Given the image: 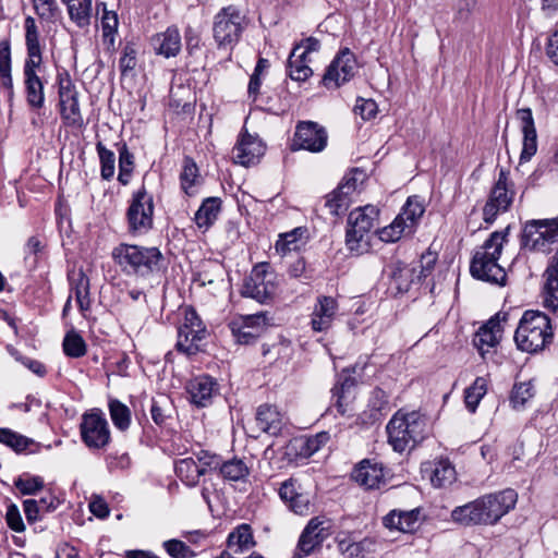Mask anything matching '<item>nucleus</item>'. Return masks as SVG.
<instances>
[{
	"label": "nucleus",
	"instance_id": "1",
	"mask_svg": "<svg viewBox=\"0 0 558 558\" xmlns=\"http://www.w3.org/2000/svg\"><path fill=\"white\" fill-rule=\"evenodd\" d=\"M518 494L513 489H505L486 494L463 506L456 507L451 512L454 522L465 526L494 525L517 504Z\"/></svg>",
	"mask_w": 558,
	"mask_h": 558
},
{
	"label": "nucleus",
	"instance_id": "2",
	"mask_svg": "<svg viewBox=\"0 0 558 558\" xmlns=\"http://www.w3.org/2000/svg\"><path fill=\"white\" fill-rule=\"evenodd\" d=\"M111 257L125 276L147 279L166 268V258L156 246L120 243Z\"/></svg>",
	"mask_w": 558,
	"mask_h": 558
},
{
	"label": "nucleus",
	"instance_id": "3",
	"mask_svg": "<svg viewBox=\"0 0 558 558\" xmlns=\"http://www.w3.org/2000/svg\"><path fill=\"white\" fill-rule=\"evenodd\" d=\"M509 231L510 226L502 231H494L484 244L475 251L470 265V272L475 279L500 286L505 284L507 275L498 260Z\"/></svg>",
	"mask_w": 558,
	"mask_h": 558
},
{
	"label": "nucleus",
	"instance_id": "4",
	"mask_svg": "<svg viewBox=\"0 0 558 558\" xmlns=\"http://www.w3.org/2000/svg\"><path fill=\"white\" fill-rule=\"evenodd\" d=\"M388 441L395 451L412 450L428 435V420L420 412L398 411L387 424Z\"/></svg>",
	"mask_w": 558,
	"mask_h": 558
},
{
	"label": "nucleus",
	"instance_id": "5",
	"mask_svg": "<svg viewBox=\"0 0 558 558\" xmlns=\"http://www.w3.org/2000/svg\"><path fill=\"white\" fill-rule=\"evenodd\" d=\"M554 338L549 317L539 311H525L514 332V342L519 350L537 353L546 348Z\"/></svg>",
	"mask_w": 558,
	"mask_h": 558
},
{
	"label": "nucleus",
	"instance_id": "6",
	"mask_svg": "<svg viewBox=\"0 0 558 558\" xmlns=\"http://www.w3.org/2000/svg\"><path fill=\"white\" fill-rule=\"evenodd\" d=\"M558 242V216L548 219H530L522 222L520 245L531 252L548 253Z\"/></svg>",
	"mask_w": 558,
	"mask_h": 558
},
{
	"label": "nucleus",
	"instance_id": "7",
	"mask_svg": "<svg viewBox=\"0 0 558 558\" xmlns=\"http://www.w3.org/2000/svg\"><path fill=\"white\" fill-rule=\"evenodd\" d=\"M276 279V274L270 270L269 264H257L244 278L240 294L243 298L253 299L259 304H271L277 292Z\"/></svg>",
	"mask_w": 558,
	"mask_h": 558
},
{
	"label": "nucleus",
	"instance_id": "8",
	"mask_svg": "<svg viewBox=\"0 0 558 558\" xmlns=\"http://www.w3.org/2000/svg\"><path fill=\"white\" fill-rule=\"evenodd\" d=\"M245 16L235 5L222 8L214 19L213 34L218 48H233L244 29Z\"/></svg>",
	"mask_w": 558,
	"mask_h": 558
},
{
	"label": "nucleus",
	"instance_id": "9",
	"mask_svg": "<svg viewBox=\"0 0 558 558\" xmlns=\"http://www.w3.org/2000/svg\"><path fill=\"white\" fill-rule=\"evenodd\" d=\"M208 336L206 326L193 307L184 311V320L178 328L175 349L187 356L203 351L202 341Z\"/></svg>",
	"mask_w": 558,
	"mask_h": 558
},
{
	"label": "nucleus",
	"instance_id": "10",
	"mask_svg": "<svg viewBox=\"0 0 558 558\" xmlns=\"http://www.w3.org/2000/svg\"><path fill=\"white\" fill-rule=\"evenodd\" d=\"M434 264L435 259L428 260L425 266L417 267L399 260L390 263L384 268V275L389 279L388 290L393 295L407 293L412 284L430 274Z\"/></svg>",
	"mask_w": 558,
	"mask_h": 558
},
{
	"label": "nucleus",
	"instance_id": "11",
	"mask_svg": "<svg viewBox=\"0 0 558 558\" xmlns=\"http://www.w3.org/2000/svg\"><path fill=\"white\" fill-rule=\"evenodd\" d=\"M154 201L143 185L133 193L126 210L128 230L133 235L146 234L153 229Z\"/></svg>",
	"mask_w": 558,
	"mask_h": 558
},
{
	"label": "nucleus",
	"instance_id": "12",
	"mask_svg": "<svg viewBox=\"0 0 558 558\" xmlns=\"http://www.w3.org/2000/svg\"><path fill=\"white\" fill-rule=\"evenodd\" d=\"M378 209L367 205L352 210L348 217L345 244L351 252L361 254V244L368 232L375 227Z\"/></svg>",
	"mask_w": 558,
	"mask_h": 558
},
{
	"label": "nucleus",
	"instance_id": "13",
	"mask_svg": "<svg viewBox=\"0 0 558 558\" xmlns=\"http://www.w3.org/2000/svg\"><path fill=\"white\" fill-rule=\"evenodd\" d=\"M328 144L327 130L314 121H299L291 144V150H307L310 153H320Z\"/></svg>",
	"mask_w": 558,
	"mask_h": 558
},
{
	"label": "nucleus",
	"instance_id": "14",
	"mask_svg": "<svg viewBox=\"0 0 558 558\" xmlns=\"http://www.w3.org/2000/svg\"><path fill=\"white\" fill-rule=\"evenodd\" d=\"M514 192L509 191V172L500 169L489 197L483 208V220L487 225L495 222L500 213L507 211L513 202Z\"/></svg>",
	"mask_w": 558,
	"mask_h": 558
},
{
	"label": "nucleus",
	"instance_id": "15",
	"mask_svg": "<svg viewBox=\"0 0 558 558\" xmlns=\"http://www.w3.org/2000/svg\"><path fill=\"white\" fill-rule=\"evenodd\" d=\"M357 63L349 48L341 49L327 66L322 83L328 89L338 88L349 82L356 73Z\"/></svg>",
	"mask_w": 558,
	"mask_h": 558
},
{
	"label": "nucleus",
	"instance_id": "16",
	"mask_svg": "<svg viewBox=\"0 0 558 558\" xmlns=\"http://www.w3.org/2000/svg\"><path fill=\"white\" fill-rule=\"evenodd\" d=\"M81 436L88 448L100 449L109 444V425L101 412H90L83 415Z\"/></svg>",
	"mask_w": 558,
	"mask_h": 558
},
{
	"label": "nucleus",
	"instance_id": "17",
	"mask_svg": "<svg viewBox=\"0 0 558 558\" xmlns=\"http://www.w3.org/2000/svg\"><path fill=\"white\" fill-rule=\"evenodd\" d=\"M25 44L27 57L23 68L24 77H40L43 69V52L39 43V33L34 17L25 19Z\"/></svg>",
	"mask_w": 558,
	"mask_h": 558
},
{
	"label": "nucleus",
	"instance_id": "18",
	"mask_svg": "<svg viewBox=\"0 0 558 558\" xmlns=\"http://www.w3.org/2000/svg\"><path fill=\"white\" fill-rule=\"evenodd\" d=\"M264 153L265 147L262 141L245 132L240 135L232 149V159L238 165L250 167L258 162Z\"/></svg>",
	"mask_w": 558,
	"mask_h": 558
},
{
	"label": "nucleus",
	"instance_id": "19",
	"mask_svg": "<svg viewBox=\"0 0 558 558\" xmlns=\"http://www.w3.org/2000/svg\"><path fill=\"white\" fill-rule=\"evenodd\" d=\"M339 311L338 302L332 296L319 295L311 314V327L316 332H325L332 326Z\"/></svg>",
	"mask_w": 558,
	"mask_h": 558
},
{
	"label": "nucleus",
	"instance_id": "20",
	"mask_svg": "<svg viewBox=\"0 0 558 558\" xmlns=\"http://www.w3.org/2000/svg\"><path fill=\"white\" fill-rule=\"evenodd\" d=\"M279 496L295 514L306 515L310 513L312 507L311 496L301 490L296 480L289 478L284 481L279 488Z\"/></svg>",
	"mask_w": 558,
	"mask_h": 558
},
{
	"label": "nucleus",
	"instance_id": "21",
	"mask_svg": "<svg viewBox=\"0 0 558 558\" xmlns=\"http://www.w3.org/2000/svg\"><path fill=\"white\" fill-rule=\"evenodd\" d=\"M323 524L324 521L317 517L308 521L299 538L293 558H304L311 555L316 547L322 545L327 536Z\"/></svg>",
	"mask_w": 558,
	"mask_h": 558
},
{
	"label": "nucleus",
	"instance_id": "22",
	"mask_svg": "<svg viewBox=\"0 0 558 558\" xmlns=\"http://www.w3.org/2000/svg\"><path fill=\"white\" fill-rule=\"evenodd\" d=\"M356 189V179L347 174L338 186L325 197V207L329 214L339 216L348 210L351 203V195Z\"/></svg>",
	"mask_w": 558,
	"mask_h": 558
},
{
	"label": "nucleus",
	"instance_id": "23",
	"mask_svg": "<svg viewBox=\"0 0 558 558\" xmlns=\"http://www.w3.org/2000/svg\"><path fill=\"white\" fill-rule=\"evenodd\" d=\"M186 392L194 405L205 408L211 404L214 396L218 392V384L209 375H199L189 380Z\"/></svg>",
	"mask_w": 558,
	"mask_h": 558
},
{
	"label": "nucleus",
	"instance_id": "24",
	"mask_svg": "<svg viewBox=\"0 0 558 558\" xmlns=\"http://www.w3.org/2000/svg\"><path fill=\"white\" fill-rule=\"evenodd\" d=\"M506 314L497 313L475 333L473 343L483 359H485V355L489 352L490 348H494L499 343L502 333L500 323L501 320H506Z\"/></svg>",
	"mask_w": 558,
	"mask_h": 558
},
{
	"label": "nucleus",
	"instance_id": "25",
	"mask_svg": "<svg viewBox=\"0 0 558 558\" xmlns=\"http://www.w3.org/2000/svg\"><path fill=\"white\" fill-rule=\"evenodd\" d=\"M255 420L259 429L270 436H278L288 422L276 405L267 403L257 408Z\"/></svg>",
	"mask_w": 558,
	"mask_h": 558
},
{
	"label": "nucleus",
	"instance_id": "26",
	"mask_svg": "<svg viewBox=\"0 0 558 558\" xmlns=\"http://www.w3.org/2000/svg\"><path fill=\"white\" fill-rule=\"evenodd\" d=\"M150 45L156 54L165 58L177 57L182 47L181 35L177 26H169L165 32L151 36Z\"/></svg>",
	"mask_w": 558,
	"mask_h": 558
},
{
	"label": "nucleus",
	"instance_id": "27",
	"mask_svg": "<svg viewBox=\"0 0 558 558\" xmlns=\"http://www.w3.org/2000/svg\"><path fill=\"white\" fill-rule=\"evenodd\" d=\"M352 477L367 489L379 488L385 483L384 466L379 462L363 460L354 469Z\"/></svg>",
	"mask_w": 558,
	"mask_h": 558
},
{
	"label": "nucleus",
	"instance_id": "28",
	"mask_svg": "<svg viewBox=\"0 0 558 558\" xmlns=\"http://www.w3.org/2000/svg\"><path fill=\"white\" fill-rule=\"evenodd\" d=\"M71 292L74 293L76 303L81 313L85 316L90 310L92 299L89 293V278L85 275L83 269L71 270L68 274Z\"/></svg>",
	"mask_w": 558,
	"mask_h": 558
},
{
	"label": "nucleus",
	"instance_id": "29",
	"mask_svg": "<svg viewBox=\"0 0 558 558\" xmlns=\"http://www.w3.org/2000/svg\"><path fill=\"white\" fill-rule=\"evenodd\" d=\"M421 510L415 508L412 510H391L383 518V524L390 530H398L403 533L413 532L420 519Z\"/></svg>",
	"mask_w": 558,
	"mask_h": 558
},
{
	"label": "nucleus",
	"instance_id": "30",
	"mask_svg": "<svg viewBox=\"0 0 558 558\" xmlns=\"http://www.w3.org/2000/svg\"><path fill=\"white\" fill-rule=\"evenodd\" d=\"M544 277L546 281L543 289V304L547 310L556 312L558 310V254L550 258Z\"/></svg>",
	"mask_w": 558,
	"mask_h": 558
},
{
	"label": "nucleus",
	"instance_id": "31",
	"mask_svg": "<svg viewBox=\"0 0 558 558\" xmlns=\"http://www.w3.org/2000/svg\"><path fill=\"white\" fill-rule=\"evenodd\" d=\"M253 530L250 524L242 523L233 529L227 537L228 553L233 555H241L255 547Z\"/></svg>",
	"mask_w": 558,
	"mask_h": 558
},
{
	"label": "nucleus",
	"instance_id": "32",
	"mask_svg": "<svg viewBox=\"0 0 558 558\" xmlns=\"http://www.w3.org/2000/svg\"><path fill=\"white\" fill-rule=\"evenodd\" d=\"M221 210V199L219 197H207L203 201L194 216L195 223L199 228L210 227Z\"/></svg>",
	"mask_w": 558,
	"mask_h": 558
},
{
	"label": "nucleus",
	"instance_id": "33",
	"mask_svg": "<svg viewBox=\"0 0 558 558\" xmlns=\"http://www.w3.org/2000/svg\"><path fill=\"white\" fill-rule=\"evenodd\" d=\"M301 46H295L288 59V74L291 80L296 82L306 81L313 71L307 64V58L299 53Z\"/></svg>",
	"mask_w": 558,
	"mask_h": 558
},
{
	"label": "nucleus",
	"instance_id": "34",
	"mask_svg": "<svg viewBox=\"0 0 558 558\" xmlns=\"http://www.w3.org/2000/svg\"><path fill=\"white\" fill-rule=\"evenodd\" d=\"M177 476L190 487L198 484L199 477L203 476V469L198 468L197 462L193 458H184L175 463Z\"/></svg>",
	"mask_w": 558,
	"mask_h": 558
},
{
	"label": "nucleus",
	"instance_id": "35",
	"mask_svg": "<svg viewBox=\"0 0 558 558\" xmlns=\"http://www.w3.org/2000/svg\"><path fill=\"white\" fill-rule=\"evenodd\" d=\"M93 0H74L66 5L69 16L80 28L90 25Z\"/></svg>",
	"mask_w": 558,
	"mask_h": 558
},
{
	"label": "nucleus",
	"instance_id": "36",
	"mask_svg": "<svg viewBox=\"0 0 558 558\" xmlns=\"http://www.w3.org/2000/svg\"><path fill=\"white\" fill-rule=\"evenodd\" d=\"M24 87L27 105L33 109H41L45 105L41 77H24Z\"/></svg>",
	"mask_w": 558,
	"mask_h": 558
},
{
	"label": "nucleus",
	"instance_id": "37",
	"mask_svg": "<svg viewBox=\"0 0 558 558\" xmlns=\"http://www.w3.org/2000/svg\"><path fill=\"white\" fill-rule=\"evenodd\" d=\"M218 470L225 480L233 482L244 480L250 473L245 462L238 458H233L228 461H221Z\"/></svg>",
	"mask_w": 558,
	"mask_h": 558
},
{
	"label": "nucleus",
	"instance_id": "38",
	"mask_svg": "<svg viewBox=\"0 0 558 558\" xmlns=\"http://www.w3.org/2000/svg\"><path fill=\"white\" fill-rule=\"evenodd\" d=\"M487 392V380L484 377H476L473 384L464 391V402L466 409L474 413Z\"/></svg>",
	"mask_w": 558,
	"mask_h": 558
},
{
	"label": "nucleus",
	"instance_id": "39",
	"mask_svg": "<svg viewBox=\"0 0 558 558\" xmlns=\"http://www.w3.org/2000/svg\"><path fill=\"white\" fill-rule=\"evenodd\" d=\"M425 209L417 196H410L397 217H402V222L408 223L409 233L413 232L416 221L423 216Z\"/></svg>",
	"mask_w": 558,
	"mask_h": 558
},
{
	"label": "nucleus",
	"instance_id": "40",
	"mask_svg": "<svg viewBox=\"0 0 558 558\" xmlns=\"http://www.w3.org/2000/svg\"><path fill=\"white\" fill-rule=\"evenodd\" d=\"M456 480L454 466L447 459H441L435 464L432 475V484L435 487H444Z\"/></svg>",
	"mask_w": 558,
	"mask_h": 558
},
{
	"label": "nucleus",
	"instance_id": "41",
	"mask_svg": "<svg viewBox=\"0 0 558 558\" xmlns=\"http://www.w3.org/2000/svg\"><path fill=\"white\" fill-rule=\"evenodd\" d=\"M96 151L100 162V177L105 181H110L116 171V155L102 142L96 143Z\"/></svg>",
	"mask_w": 558,
	"mask_h": 558
},
{
	"label": "nucleus",
	"instance_id": "42",
	"mask_svg": "<svg viewBox=\"0 0 558 558\" xmlns=\"http://www.w3.org/2000/svg\"><path fill=\"white\" fill-rule=\"evenodd\" d=\"M355 378L350 375L341 374L337 384L331 389L332 397L336 398V405L340 413H344L343 401L350 395L351 389L355 386Z\"/></svg>",
	"mask_w": 558,
	"mask_h": 558
},
{
	"label": "nucleus",
	"instance_id": "43",
	"mask_svg": "<svg viewBox=\"0 0 558 558\" xmlns=\"http://www.w3.org/2000/svg\"><path fill=\"white\" fill-rule=\"evenodd\" d=\"M109 412L113 425L120 430H126L131 423L130 409L119 400H110Z\"/></svg>",
	"mask_w": 558,
	"mask_h": 558
},
{
	"label": "nucleus",
	"instance_id": "44",
	"mask_svg": "<svg viewBox=\"0 0 558 558\" xmlns=\"http://www.w3.org/2000/svg\"><path fill=\"white\" fill-rule=\"evenodd\" d=\"M198 168L192 158L186 157L183 162V170L180 174L181 187L187 194L192 195V189L198 183Z\"/></svg>",
	"mask_w": 558,
	"mask_h": 558
},
{
	"label": "nucleus",
	"instance_id": "45",
	"mask_svg": "<svg viewBox=\"0 0 558 558\" xmlns=\"http://www.w3.org/2000/svg\"><path fill=\"white\" fill-rule=\"evenodd\" d=\"M60 114L64 123L72 128H82L84 119L81 113L78 98L60 106Z\"/></svg>",
	"mask_w": 558,
	"mask_h": 558
},
{
	"label": "nucleus",
	"instance_id": "46",
	"mask_svg": "<svg viewBox=\"0 0 558 558\" xmlns=\"http://www.w3.org/2000/svg\"><path fill=\"white\" fill-rule=\"evenodd\" d=\"M0 442L12 448L16 452H22L27 449L32 444V440L10 428H0Z\"/></svg>",
	"mask_w": 558,
	"mask_h": 558
},
{
	"label": "nucleus",
	"instance_id": "47",
	"mask_svg": "<svg viewBox=\"0 0 558 558\" xmlns=\"http://www.w3.org/2000/svg\"><path fill=\"white\" fill-rule=\"evenodd\" d=\"M63 351L70 357H82L86 354V343L76 332H68L63 339Z\"/></svg>",
	"mask_w": 558,
	"mask_h": 558
},
{
	"label": "nucleus",
	"instance_id": "48",
	"mask_svg": "<svg viewBox=\"0 0 558 558\" xmlns=\"http://www.w3.org/2000/svg\"><path fill=\"white\" fill-rule=\"evenodd\" d=\"M409 233L408 223L402 222V217H396L395 220L379 231V239L387 243H392L401 239L403 234Z\"/></svg>",
	"mask_w": 558,
	"mask_h": 558
},
{
	"label": "nucleus",
	"instance_id": "49",
	"mask_svg": "<svg viewBox=\"0 0 558 558\" xmlns=\"http://www.w3.org/2000/svg\"><path fill=\"white\" fill-rule=\"evenodd\" d=\"M268 68L269 61L265 58H259L255 65L253 74L251 75L247 86L248 97H251L253 100H255L259 95V89L262 86V75Z\"/></svg>",
	"mask_w": 558,
	"mask_h": 558
},
{
	"label": "nucleus",
	"instance_id": "50",
	"mask_svg": "<svg viewBox=\"0 0 558 558\" xmlns=\"http://www.w3.org/2000/svg\"><path fill=\"white\" fill-rule=\"evenodd\" d=\"M162 547L172 558H193L196 556L190 546L177 538L165 541Z\"/></svg>",
	"mask_w": 558,
	"mask_h": 558
},
{
	"label": "nucleus",
	"instance_id": "51",
	"mask_svg": "<svg viewBox=\"0 0 558 558\" xmlns=\"http://www.w3.org/2000/svg\"><path fill=\"white\" fill-rule=\"evenodd\" d=\"M14 485L22 495H35L44 487V481L40 476L21 475Z\"/></svg>",
	"mask_w": 558,
	"mask_h": 558
},
{
	"label": "nucleus",
	"instance_id": "52",
	"mask_svg": "<svg viewBox=\"0 0 558 558\" xmlns=\"http://www.w3.org/2000/svg\"><path fill=\"white\" fill-rule=\"evenodd\" d=\"M59 82V99H60V106L65 105L72 100H75L78 98V93L75 88V85L73 84L70 75L68 73H64L63 75L58 76Z\"/></svg>",
	"mask_w": 558,
	"mask_h": 558
},
{
	"label": "nucleus",
	"instance_id": "53",
	"mask_svg": "<svg viewBox=\"0 0 558 558\" xmlns=\"http://www.w3.org/2000/svg\"><path fill=\"white\" fill-rule=\"evenodd\" d=\"M534 392V385L531 381L515 384L511 392V403L514 408L524 405Z\"/></svg>",
	"mask_w": 558,
	"mask_h": 558
},
{
	"label": "nucleus",
	"instance_id": "54",
	"mask_svg": "<svg viewBox=\"0 0 558 558\" xmlns=\"http://www.w3.org/2000/svg\"><path fill=\"white\" fill-rule=\"evenodd\" d=\"M45 250V244L43 241L36 236L33 235L28 238L24 245V259L26 263H28L32 267H35L40 254Z\"/></svg>",
	"mask_w": 558,
	"mask_h": 558
},
{
	"label": "nucleus",
	"instance_id": "55",
	"mask_svg": "<svg viewBox=\"0 0 558 558\" xmlns=\"http://www.w3.org/2000/svg\"><path fill=\"white\" fill-rule=\"evenodd\" d=\"M368 405L372 409V416L377 418L383 411L389 410V397L381 388H375L368 401Z\"/></svg>",
	"mask_w": 558,
	"mask_h": 558
},
{
	"label": "nucleus",
	"instance_id": "56",
	"mask_svg": "<svg viewBox=\"0 0 558 558\" xmlns=\"http://www.w3.org/2000/svg\"><path fill=\"white\" fill-rule=\"evenodd\" d=\"M330 439V435L327 432H320L315 436L308 437L303 440L301 447L304 456L311 457L316 453L323 446H325Z\"/></svg>",
	"mask_w": 558,
	"mask_h": 558
},
{
	"label": "nucleus",
	"instance_id": "57",
	"mask_svg": "<svg viewBox=\"0 0 558 558\" xmlns=\"http://www.w3.org/2000/svg\"><path fill=\"white\" fill-rule=\"evenodd\" d=\"M136 54L137 51L134 47V44H125V46L122 49V56L119 61V66L123 75H125L128 72L133 71L136 68Z\"/></svg>",
	"mask_w": 558,
	"mask_h": 558
},
{
	"label": "nucleus",
	"instance_id": "58",
	"mask_svg": "<svg viewBox=\"0 0 558 558\" xmlns=\"http://www.w3.org/2000/svg\"><path fill=\"white\" fill-rule=\"evenodd\" d=\"M523 133V145L520 155V161H529L537 151V134L536 130H530Z\"/></svg>",
	"mask_w": 558,
	"mask_h": 558
},
{
	"label": "nucleus",
	"instance_id": "59",
	"mask_svg": "<svg viewBox=\"0 0 558 558\" xmlns=\"http://www.w3.org/2000/svg\"><path fill=\"white\" fill-rule=\"evenodd\" d=\"M197 464L199 469H203V474L205 475L208 471L218 470L219 465L222 461L221 457L211 453L207 450H201L196 453Z\"/></svg>",
	"mask_w": 558,
	"mask_h": 558
},
{
	"label": "nucleus",
	"instance_id": "60",
	"mask_svg": "<svg viewBox=\"0 0 558 558\" xmlns=\"http://www.w3.org/2000/svg\"><path fill=\"white\" fill-rule=\"evenodd\" d=\"M240 319V326H243L244 328L247 329H253L255 331H258L259 333L263 327H265L268 322L267 312H258L255 314L244 315L241 316Z\"/></svg>",
	"mask_w": 558,
	"mask_h": 558
},
{
	"label": "nucleus",
	"instance_id": "61",
	"mask_svg": "<svg viewBox=\"0 0 558 558\" xmlns=\"http://www.w3.org/2000/svg\"><path fill=\"white\" fill-rule=\"evenodd\" d=\"M231 329L235 341L240 344H252L259 337L258 331L244 328L243 326L238 325L235 322L232 323Z\"/></svg>",
	"mask_w": 558,
	"mask_h": 558
},
{
	"label": "nucleus",
	"instance_id": "62",
	"mask_svg": "<svg viewBox=\"0 0 558 558\" xmlns=\"http://www.w3.org/2000/svg\"><path fill=\"white\" fill-rule=\"evenodd\" d=\"M33 2L36 13L41 19L51 20L59 11L56 0H34Z\"/></svg>",
	"mask_w": 558,
	"mask_h": 558
},
{
	"label": "nucleus",
	"instance_id": "63",
	"mask_svg": "<svg viewBox=\"0 0 558 558\" xmlns=\"http://www.w3.org/2000/svg\"><path fill=\"white\" fill-rule=\"evenodd\" d=\"M5 521L8 526L14 532L21 533L25 531V524L23 522L20 510L15 504H11L8 506Z\"/></svg>",
	"mask_w": 558,
	"mask_h": 558
},
{
	"label": "nucleus",
	"instance_id": "64",
	"mask_svg": "<svg viewBox=\"0 0 558 558\" xmlns=\"http://www.w3.org/2000/svg\"><path fill=\"white\" fill-rule=\"evenodd\" d=\"M354 112L360 114L363 120H369L377 113V104L373 99L359 97L354 106Z\"/></svg>",
	"mask_w": 558,
	"mask_h": 558
}]
</instances>
